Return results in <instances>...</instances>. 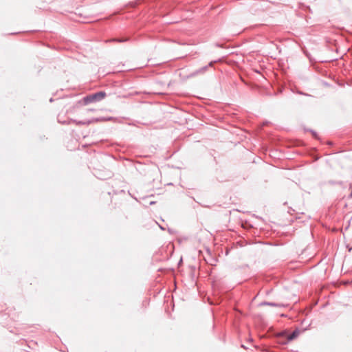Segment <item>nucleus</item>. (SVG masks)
Returning <instances> with one entry per match:
<instances>
[{"label": "nucleus", "instance_id": "8", "mask_svg": "<svg viewBox=\"0 0 352 352\" xmlns=\"http://www.w3.org/2000/svg\"><path fill=\"white\" fill-rule=\"evenodd\" d=\"M291 211H294L291 207L289 208L288 213H291Z\"/></svg>", "mask_w": 352, "mask_h": 352}, {"label": "nucleus", "instance_id": "13", "mask_svg": "<svg viewBox=\"0 0 352 352\" xmlns=\"http://www.w3.org/2000/svg\"><path fill=\"white\" fill-rule=\"evenodd\" d=\"M241 347H243V349H246L245 345L243 344L241 345Z\"/></svg>", "mask_w": 352, "mask_h": 352}, {"label": "nucleus", "instance_id": "3", "mask_svg": "<svg viewBox=\"0 0 352 352\" xmlns=\"http://www.w3.org/2000/svg\"><path fill=\"white\" fill-rule=\"evenodd\" d=\"M216 62H217V60H215V61H211V62H210L208 65H206V66H204V67H201V68H200L199 69L196 70L195 72H194L191 74V76H196V75H198V74H203V73H204V72L208 69V67H212V65L214 64V63H216Z\"/></svg>", "mask_w": 352, "mask_h": 352}, {"label": "nucleus", "instance_id": "2", "mask_svg": "<svg viewBox=\"0 0 352 352\" xmlns=\"http://www.w3.org/2000/svg\"><path fill=\"white\" fill-rule=\"evenodd\" d=\"M105 96H106L105 92L99 91V92L95 93L94 94L89 95V96H86L84 98V100H85V102L86 104H88V103H90L92 102L100 101L103 98H104Z\"/></svg>", "mask_w": 352, "mask_h": 352}, {"label": "nucleus", "instance_id": "6", "mask_svg": "<svg viewBox=\"0 0 352 352\" xmlns=\"http://www.w3.org/2000/svg\"><path fill=\"white\" fill-rule=\"evenodd\" d=\"M329 183L331 184H333V185H334V184H339V185L342 184V181H339V182L329 181Z\"/></svg>", "mask_w": 352, "mask_h": 352}, {"label": "nucleus", "instance_id": "1", "mask_svg": "<svg viewBox=\"0 0 352 352\" xmlns=\"http://www.w3.org/2000/svg\"><path fill=\"white\" fill-rule=\"evenodd\" d=\"M299 335L300 330L298 329H296L290 335H288L287 330H283L279 332H275L273 336L275 339L276 343L280 345H286L289 342L297 338Z\"/></svg>", "mask_w": 352, "mask_h": 352}, {"label": "nucleus", "instance_id": "14", "mask_svg": "<svg viewBox=\"0 0 352 352\" xmlns=\"http://www.w3.org/2000/svg\"><path fill=\"white\" fill-rule=\"evenodd\" d=\"M328 144L331 146V145H333V143L329 142H328Z\"/></svg>", "mask_w": 352, "mask_h": 352}, {"label": "nucleus", "instance_id": "12", "mask_svg": "<svg viewBox=\"0 0 352 352\" xmlns=\"http://www.w3.org/2000/svg\"><path fill=\"white\" fill-rule=\"evenodd\" d=\"M223 60H224V56H221V63H223Z\"/></svg>", "mask_w": 352, "mask_h": 352}, {"label": "nucleus", "instance_id": "11", "mask_svg": "<svg viewBox=\"0 0 352 352\" xmlns=\"http://www.w3.org/2000/svg\"><path fill=\"white\" fill-rule=\"evenodd\" d=\"M116 41H118V42H124V41H126V39H124V40H123V39H122V40H116Z\"/></svg>", "mask_w": 352, "mask_h": 352}, {"label": "nucleus", "instance_id": "5", "mask_svg": "<svg viewBox=\"0 0 352 352\" xmlns=\"http://www.w3.org/2000/svg\"><path fill=\"white\" fill-rule=\"evenodd\" d=\"M306 131L310 132L312 135V136L315 138V139H319V137L318 135V133H316V131H315L313 129H306Z\"/></svg>", "mask_w": 352, "mask_h": 352}, {"label": "nucleus", "instance_id": "15", "mask_svg": "<svg viewBox=\"0 0 352 352\" xmlns=\"http://www.w3.org/2000/svg\"><path fill=\"white\" fill-rule=\"evenodd\" d=\"M209 264L211 265H214V266L217 265V264H214V263H210Z\"/></svg>", "mask_w": 352, "mask_h": 352}, {"label": "nucleus", "instance_id": "10", "mask_svg": "<svg viewBox=\"0 0 352 352\" xmlns=\"http://www.w3.org/2000/svg\"><path fill=\"white\" fill-rule=\"evenodd\" d=\"M349 199H351V198H352V187H351V193L349 195Z\"/></svg>", "mask_w": 352, "mask_h": 352}, {"label": "nucleus", "instance_id": "9", "mask_svg": "<svg viewBox=\"0 0 352 352\" xmlns=\"http://www.w3.org/2000/svg\"><path fill=\"white\" fill-rule=\"evenodd\" d=\"M223 112V107H221V113ZM223 118L221 116V124L223 123Z\"/></svg>", "mask_w": 352, "mask_h": 352}, {"label": "nucleus", "instance_id": "7", "mask_svg": "<svg viewBox=\"0 0 352 352\" xmlns=\"http://www.w3.org/2000/svg\"><path fill=\"white\" fill-rule=\"evenodd\" d=\"M298 94H301V95L309 96V94H305V93H303V92H302V91H298Z\"/></svg>", "mask_w": 352, "mask_h": 352}, {"label": "nucleus", "instance_id": "4", "mask_svg": "<svg viewBox=\"0 0 352 352\" xmlns=\"http://www.w3.org/2000/svg\"><path fill=\"white\" fill-rule=\"evenodd\" d=\"M260 305L271 306V307H285V305H283L282 303H277V302H268V301H263L260 303Z\"/></svg>", "mask_w": 352, "mask_h": 352}]
</instances>
